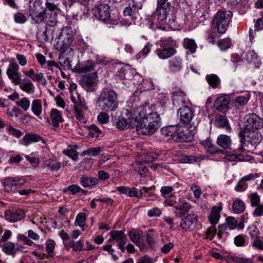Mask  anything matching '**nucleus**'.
I'll return each instance as SVG.
<instances>
[{"mask_svg":"<svg viewBox=\"0 0 263 263\" xmlns=\"http://www.w3.org/2000/svg\"><path fill=\"white\" fill-rule=\"evenodd\" d=\"M117 94L113 90L103 89L97 99L99 107L102 110L109 112L115 110L118 106Z\"/></svg>","mask_w":263,"mask_h":263,"instance_id":"f257e3e1","label":"nucleus"},{"mask_svg":"<svg viewBox=\"0 0 263 263\" xmlns=\"http://www.w3.org/2000/svg\"><path fill=\"white\" fill-rule=\"evenodd\" d=\"M73 35L67 33L66 36L63 39H59L54 45L55 48L61 51L59 58V63L63 66L68 68L71 66L70 61L68 58L65 57L63 54L67 50L69 52L73 51L70 45L73 42Z\"/></svg>","mask_w":263,"mask_h":263,"instance_id":"f03ea898","label":"nucleus"},{"mask_svg":"<svg viewBox=\"0 0 263 263\" xmlns=\"http://www.w3.org/2000/svg\"><path fill=\"white\" fill-rule=\"evenodd\" d=\"M94 15L99 20L108 24H118L119 20V13L116 10L112 15L110 7L105 4H101L93 9Z\"/></svg>","mask_w":263,"mask_h":263,"instance_id":"7ed1b4c3","label":"nucleus"},{"mask_svg":"<svg viewBox=\"0 0 263 263\" xmlns=\"http://www.w3.org/2000/svg\"><path fill=\"white\" fill-rule=\"evenodd\" d=\"M233 16L230 11H218L213 16L212 27L219 33H223L227 30Z\"/></svg>","mask_w":263,"mask_h":263,"instance_id":"20e7f679","label":"nucleus"},{"mask_svg":"<svg viewBox=\"0 0 263 263\" xmlns=\"http://www.w3.org/2000/svg\"><path fill=\"white\" fill-rule=\"evenodd\" d=\"M176 41L171 37L162 40L160 41L159 47L155 50V53L160 59H168L176 53Z\"/></svg>","mask_w":263,"mask_h":263,"instance_id":"39448f33","label":"nucleus"},{"mask_svg":"<svg viewBox=\"0 0 263 263\" xmlns=\"http://www.w3.org/2000/svg\"><path fill=\"white\" fill-rule=\"evenodd\" d=\"M194 113V111L186 105L179 107L177 110V115L180 123L184 126H189L191 128L195 129L196 125L192 122Z\"/></svg>","mask_w":263,"mask_h":263,"instance_id":"423d86ee","label":"nucleus"},{"mask_svg":"<svg viewBox=\"0 0 263 263\" xmlns=\"http://www.w3.org/2000/svg\"><path fill=\"white\" fill-rule=\"evenodd\" d=\"M70 99L74 103L73 106L77 119L83 122L84 120L83 109H87L85 101L81 98L80 95L77 91H74L71 92Z\"/></svg>","mask_w":263,"mask_h":263,"instance_id":"0eeeda50","label":"nucleus"},{"mask_svg":"<svg viewBox=\"0 0 263 263\" xmlns=\"http://www.w3.org/2000/svg\"><path fill=\"white\" fill-rule=\"evenodd\" d=\"M148 109L146 106H140L139 107L132 106L130 108H127L125 112V116L128 119H132L135 126L142 120L144 117Z\"/></svg>","mask_w":263,"mask_h":263,"instance_id":"6e6552de","label":"nucleus"},{"mask_svg":"<svg viewBox=\"0 0 263 263\" xmlns=\"http://www.w3.org/2000/svg\"><path fill=\"white\" fill-rule=\"evenodd\" d=\"M243 130H257L263 126V120L255 114H249L243 119Z\"/></svg>","mask_w":263,"mask_h":263,"instance_id":"1a4fd4ad","label":"nucleus"},{"mask_svg":"<svg viewBox=\"0 0 263 263\" xmlns=\"http://www.w3.org/2000/svg\"><path fill=\"white\" fill-rule=\"evenodd\" d=\"M170 7L158 6L153 16L152 25H156L158 27L166 23L167 16L170 12Z\"/></svg>","mask_w":263,"mask_h":263,"instance_id":"9d476101","label":"nucleus"},{"mask_svg":"<svg viewBox=\"0 0 263 263\" xmlns=\"http://www.w3.org/2000/svg\"><path fill=\"white\" fill-rule=\"evenodd\" d=\"M97 78V72H92L84 77L80 80V84L87 91H93L98 83Z\"/></svg>","mask_w":263,"mask_h":263,"instance_id":"9b49d317","label":"nucleus"},{"mask_svg":"<svg viewBox=\"0 0 263 263\" xmlns=\"http://www.w3.org/2000/svg\"><path fill=\"white\" fill-rule=\"evenodd\" d=\"M195 129L191 128L189 126H179L177 136H175V140L180 141H190L193 139L194 133V130Z\"/></svg>","mask_w":263,"mask_h":263,"instance_id":"f8f14e48","label":"nucleus"},{"mask_svg":"<svg viewBox=\"0 0 263 263\" xmlns=\"http://www.w3.org/2000/svg\"><path fill=\"white\" fill-rule=\"evenodd\" d=\"M197 222V215L194 214H190L181 219L180 226L185 231H192L195 229Z\"/></svg>","mask_w":263,"mask_h":263,"instance_id":"ddd939ff","label":"nucleus"},{"mask_svg":"<svg viewBox=\"0 0 263 263\" xmlns=\"http://www.w3.org/2000/svg\"><path fill=\"white\" fill-rule=\"evenodd\" d=\"M240 134L244 140L250 143L252 145H256L261 141V134L257 130H242Z\"/></svg>","mask_w":263,"mask_h":263,"instance_id":"4468645a","label":"nucleus"},{"mask_svg":"<svg viewBox=\"0 0 263 263\" xmlns=\"http://www.w3.org/2000/svg\"><path fill=\"white\" fill-rule=\"evenodd\" d=\"M111 238L109 239V242L112 240H116L118 241V248L122 250V252L125 251V245L126 243L127 238L123 231H111L109 232Z\"/></svg>","mask_w":263,"mask_h":263,"instance_id":"2eb2a0df","label":"nucleus"},{"mask_svg":"<svg viewBox=\"0 0 263 263\" xmlns=\"http://www.w3.org/2000/svg\"><path fill=\"white\" fill-rule=\"evenodd\" d=\"M25 182V181L20 177L8 178L4 180V189L7 192H14L18 185H23Z\"/></svg>","mask_w":263,"mask_h":263,"instance_id":"dca6fc26","label":"nucleus"},{"mask_svg":"<svg viewBox=\"0 0 263 263\" xmlns=\"http://www.w3.org/2000/svg\"><path fill=\"white\" fill-rule=\"evenodd\" d=\"M136 131L140 135H151L153 134L157 129L149 123H146L142 118L141 121L137 123L135 126Z\"/></svg>","mask_w":263,"mask_h":263,"instance_id":"f3484780","label":"nucleus"},{"mask_svg":"<svg viewBox=\"0 0 263 263\" xmlns=\"http://www.w3.org/2000/svg\"><path fill=\"white\" fill-rule=\"evenodd\" d=\"M230 97L228 95L221 96L214 102V107L219 111L226 112L228 110Z\"/></svg>","mask_w":263,"mask_h":263,"instance_id":"a211bd4d","label":"nucleus"},{"mask_svg":"<svg viewBox=\"0 0 263 263\" xmlns=\"http://www.w3.org/2000/svg\"><path fill=\"white\" fill-rule=\"evenodd\" d=\"M23 73L26 77L29 78L32 81L40 83L44 86L47 84V82L44 78L43 74L41 72L35 73L32 68L30 69L28 71H23Z\"/></svg>","mask_w":263,"mask_h":263,"instance_id":"6ab92c4d","label":"nucleus"},{"mask_svg":"<svg viewBox=\"0 0 263 263\" xmlns=\"http://www.w3.org/2000/svg\"><path fill=\"white\" fill-rule=\"evenodd\" d=\"M142 118L146 123H149L156 129L160 126L161 118L160 115L156 112L146 113L145 117Z\"/></svg>","mask_w":263,"mask_h":263,"instance_id":"aec40b11","label":"nucleus"},{"mask_svg":"<svg viewBox=\"0 0 263 263\" xmlns=\"http://www.w3.org/2000/svg\"><path fill=\"white\" fill-rule=\"evenodd\" d=\"M5 216L7 220L14 222L20 221L24 218L25 216V212L22 210L6 211Z\"/></svg>","mask_w":263,"mask_h":263,"instance_id":"412c9836","label":"nucleus"},{"mask_svg":"<svg viewBox=\"0 0 263 263\" xmlns=\"http://www.w3.org/2000/svg\"><path fill=\"white\" fill-rule=\"evenodd\" d=\"M258 177L257 174H250L247 176L243 177L237 183L235 187V190L237 192H243L247 187L248 184L246 183L247 181L253 180Z\"/></svg>","mask_w":263,"mask_h":263,"instance_id":"4be33fe9","label":"nucleus"},{"mask_svg":"<svg viewBox=\"0 0 263 263\" xmlns=\"http://www.w3.org/2000/svg\"><path fill=\"white\" fill-rule=\"evenodd\" d=\"M51 120L52 129L57 130L59 126V123L63 121L61 113L57 109H52L50 114Z\"/></svg>","mask_w":263,"mask_h":263,"instance_id":"5701e85b","label":"nucleus"},{"mask_svg":"<svg viewBox=\"0 0 263 263\" xmlns=\"http://www.w3.org/2000/svg\"><path fill=\"white\" fill-rule=\"evenodd\" d=\"M173 104L176 107L183 105L186 101V95L182 90H176L172 93Z\"/></svg>","mask_w":263,"mask_h":263,"instance_id":"b1692460","label":"nucleus"},{"mask_svg":"<svg viewBox=\"0 0 263 263\" xmlns=\"http://www.w3.org/2000/svg\"><path fill=\"white\" fill-rule=\"evenodd\" d=\"M155 244V241L154 237L151 234L147 233L144 236L138 247L141 250H143L152 248Z\"/></svg>","mask_w":263,"mask_h":263,"instance_id":"393cba45","label":"nucleus"},{"mask_svg":"<svg viewBox=\"0 0 263 263\" xmlns=\"http://www.w3.org/2000/svg\"><path fill=\"white\" fill-rule=\"evenodd\" d=\"M116 127L120 130H124L129 127L134 128L135 126L132 119H128L126 117V118L119 117L116 122Z\"/></svg>","mask_w":263,"mask_h":263,"instance_id":"a878e982","label":"nucleus"},{"mask_svg":"<svg viewBox=\"0 0 263 263\" xmlns=\"http://www.w3.org/2000/svg\"><path fill=\"white\" fill-rule=\"evenodd\" d=\"M17 85L22 90L27 93H32L35 91L34 84L31 80L27 79H22Z\"/></svg>","mask_w":263,"mask_h":263,"instance_id":"bb28decb","label":"nucleus"},{"mask_svg":"<svg viewBox=\"0 0 263 263\" xmlns=\"http://www.w3.org/2000/svg\"><path fill=\"white\" fill-rule=\"evenodd\" d=\"M96 64L92 61H86L79 64L77 67V71L79 73H86L92 71Z\"/></svg>","mask_w":263,"mask_h":263,"instance_id":"cd10ccee","label":"nucleus"},{"mask_svg":"<svg viewBox=\"0 0 263 263\" xmlns=\"http://www.w3.org/2000/svg\"><path fill=\"white\" fill-rule=\"evenodd\" d=\"M44 22L50 26H55L58 22L56 12L50 11H44Z\"/></svg>","mask_w":263,"mask_h":263,"instance_id":"c85d7f7f","label":"nucleus"},{"mask_svg":"<svg viewBox=\"0 0 263 263\" xmlns=\"http://www.w3.org/2000/svg\"><path fill=\"white\" fill-rule=\"evenodd\" d=\"M200 143L204 146L206 149L207 152L211 154L221 153L222 151L216 146L214 145L210 138H206L205 140H201L200 141Z\"/></svg>","mask_w":263,"mask_h":263,"instance_id":"c756f323","label":"nucleus"},{"mask_svg":"<svg viewBox=\"0 0 263 263\" xmlns=\"http://www.w3.org/2000/svg\"><path fill=\"white\" fill-rule=\"evenodd\" d=\"M179 126L178 124L167 126L161 129V133L165 136L172 137L175 140V136L177 134Z\"/></svg>","mask_w":263,"mask_h":263,"instance_id":"7c9ffc66","label":"nucleus"},{"mask_svg":"<svg viewBox=\"0 0 263 263\" xmlns=\"http://www.w3.org/2000/svg\"><path fill=\"white\" fill-rule=\"evenodd\" d=\"M222 209V207L221 205L213 207L211 213L209 216V221L212 224H216L218 223L220 218V213Z\"/></svg>","mask_w":263,"mask_h":263,"instance_id":"2f4dec72","label":"nucleus"},{"mask_svg":"<svg viewBox=\"0 0 263 263\" xmlns=\"http://www.w3.org/2000/svg\"><path fill=\"white\" fill-rule=\"evenodd\" d=\"M182 68V60L179 57H175L169 61V69L173 72L179 71Z\"/></svg>","mask_w":263,"mask_h":263,"instance_id":"473e14b6","label":"nucleus"},{"mask_svg":"<svg viewBox=\"0 0 263 263\" xmlns=\"http://www.w3.org/2000/svg\"><path fill=\"white\" fill-rule=\"evenodd\" d=\"M205 158V156L201 155H186L182 157L180 159V162L183 163H194L200 162Z\"/></svg>","mask_w":263,"mask_h":263,"instance_id":"72a5a7b5","label":"nucleus"},{"mask_svg":"<svg viewBox=\"0 0 263 263\" xmlns=\"http://www.w3.org/2000/svg\"><path fill=\"white\" fill-rule=\"evenodd\" d=\"M217 144L223 148H230L232 140L231 138L226 135H220L217 139Z\"/></svg>","mask_w":263,"mask_h":263,"instance_id":"f704fd0d","label":"nucleus"},{"mask_svg":"<svg viewBox=\"0 0 263 263\" xmlns=\"http://www.w3.org/2000/svg\"><path fill=\"white\" fill-rule=\"evenodd\" d=\"M205 79L209 85L213 88H219L221 81L219 78L215 74H207Z\"/></svg>","mask_w":263,"mask_h":263,"instance_id":"c9c22d12","label":"nucleus"},{"mask_svg":"<svg viewBox=\"0 0 263 263\" xmlns=\"http://www.w3.org/2000/svg\"><path fill=\"white\" fill-rule=\"evenodd\" d=\"M191 208L192 205L189 203L183 202L180 205L175 206V213L178 216H183L188 213Z\"/></svg>","mask_w":263,"mask_h":263,"instance_id":"e433bc0d","label":"nucleus"},{"mask_svg":"<svg viewBox=\"0 0 263 263\" xmlns=\"http://www.w3.org/2000/svg\"><path fill=\"white\" fill-rule=\"evenodd\" d=\"M224 159L229 162H234L236 161H247L251 159V157L249 155L245 156L242 154H230L224 156Z\"/></svg>","mask_w":263,"mask_h":263,"instance_id":"4c0bfd02","label":"nucleus"},{"mask_svg":"<svg viewBox=\"0 0 263 263\" xmlns=\"http://www.w3.org/2000/svg\"><path fill=\"white\" fill-rule=\"evenodd\" d=\"M62 166V163L54 160L48 159L44 161L43 167H49L51 171H58Z\"/></svg>","mask_w":263,"mask_h":263,"instance_id":"58836bf2","label":"nucleus"},{"mask_svg":"<svg viewBox=\"0 0 263 263\" xmlns=\"http://www.w3.org/2000/svg\"><path fill=\"white\" fill-rule=\"evenodd\" d=\"M98 183V179L96 177H88L83 175L81 177L80 183L84 187L95 185Z\"/></svg>","mask_w":263,"mask_h":263,"instance_id":"ea45409f","label":"nucleus"},{"mask_svg":"<svg viewBox=\"0 0 263 263\" xmlns=\"http://www.w3.org/2000/svg\"><path fill=\"white\" fill-rule=\"evenodd\" d=\"M2 248L3 251L8 255H14L17 251L20 250L18 247H15L14 244L10 241L5 242Z\"/></svg>","mask_w":263,"mask_h":263,"instance_id":"a19ab883","label":"nucleus"},{"mask_svg":"<svg viewBox=\"0 0 263 263\" xmlns=\"http://www.w3.org/2000/svg\"><path fill=\"white\" fill-rule=\"evenodd\" d=\"M245 204L242 200L238 199H236L234 200L232 209L234 213L240 214L242 213L245 211Z\"/></svg>","mask_w":263,"mask_h":263,"instance_id":"79ce46f5","label":"nucleus"},{"mask_svg":"<svg viewBox=\"0 0 263 263\" xmlns=\"http://www.w3.org/2000/svg\"><path fill=\"white\" fill-rule=\"evenodd\" d=\"M31 110L33 114L37 116H40L42 111V105L41 100L35 99L32 101L31 104Z\"/></svg>","mask_w":263,"mask_h":263,"instance_id":"37998d69","label":"nucleus"},{"mask_svg":"<svg viewBox=\"0 0 263 263\" xmlns=\"http://www.w3.org/2000/svg\"><path fill=\"white\" fill-rule=\"evenodd\" d=\"M184 47L189 49L191 53H194L196 51L197 45L195 41L189 38H185L183 41Z\"/></svg>","mask_w":263,"mask_h":263,"instance_id":"c03bdc74","label":"nucleus"},{"mask_svg":"<svg viewBox=\"0 0 263 263\" xmlns=\"http://www.w3.org/2000/svg\"><path fill=\"white\" fill-rule=\"evenodd\" d=\"M250 99V96L248 94L246 96H237L234 100L235 106L238 107L245 105Z\"/></svg>","mask_w":263,"mask_h":263,"instance_id":"a18cd8bd","label":"nucleus"},{"mask_svg":"<svg viewBox=\"0 0 263 263\" xmlns=\"http://www.w3.org/2000/svg\"><path fill=\"white\" fill-rule=\"evenodd\" d=\"M41 139V137L36 134H28L26 135L23 138V140L25 142L26 145L32 142H38Z\"/></svg>","mask_w":263,"mask_h":263,"instance_id":"49530a36","label":"nucleus"},{"mask_svg":"<svg viewBox=\"0 0 263 263\" xmlns=\"http://www.w3.org/2000/svg\"><path fill=\"white\" fill-rule=\"evenodd\" d=\"M63 154L74 160L78 158V153L76 146H69L68 148L63 151Z\"/></svg>","mask_w":263,"mask_h":263,"instance_id":"de8ad7c7","label":"nucleus"},{"mask_svg":"<svg viewBox=\"0 0 263 263\" xmlns=\"http://www.w3.org/2000/svg\"><path fill=\"white\" fill-rule=\"evenodd\" d=\"M86 219V217L85 214L84 213H80L77 216L75 224L79 226L80 228H83V230H84Z\"/></svg>","mask_w":263,"mask_h":263,"instance_id":"09e8293b","label":"nucleus"},{"mask_svg":"<svg viewBox=\"0 0 263 263\" xmlns=\"http://www.w3.org/2000/svg\"><path fill=\"white\" fill-rule=\"evenodd\" d=\"M16 104L24 111H27L30 106V102L27 98L24 97L16 102Z\"/></svg>","mask_w":263,"mask_h":263,"instance_id":"8fccbe9b","label":"nucleus"},{"mask_svg":"<svg viewBox=\"0 0 263 263\" xmlns=\"http://www.w3.org/2000/svg\"><path fill=\"white\" fill-rule=\"evenodd\" d=\"M173 187L168 186H162L160 190L162 196L165 198H170L173 197Z\"/></svg>","mask_w":263,"mask_h":263,"instance_id":"3c124183","label":"nucleus"},{"mask_svg":"<svg viewBox=\"0 0 263 263\" xmlns=\"http://www.w3.org/2000/svg\"><path fill=\"white\" fill-rule=\"evenodd\" d=\"M129 237L131 241L138 246L140 243V235L139 232L135 230H132L129 233Z\"/></svg>","mask_w":263,"mask_h":263,"instance_id":"603ef678","label":"nucleus"},{"mask_svg":"<svg viewBox=\"0 0 263 263\" xmlns=\"http://www.w3.org/2000/svg\"><path fill=\"white\" fill-rule=\"evenodd\" d=\"M19 66L14 59L10 60V64L7 69L6 73L18 72Z\"/></svg>","mask_w":263,"mask_h":263,"instance_id":"864d4df0","label":"nucleus"},{"mask_svg":"<svg viewBox=\"0 0 263 263\" xmlns=\"http://www.w3.org/2000/svg\"><path fill=\"white\" fill-rule=\"evenodd\" d=\"M228 259V261H232L235 263H252L250 259L236 256H229Z\"/></svg>","mask_w":263,"mask_h":263,"instance_id":"5fc2aeb1","label":"nucleus"},{"mask_svg":"<svg viewBox=\"0 0 263 263\" xmlns=\"http://www.w3.org/2000/svg\"><path fill=\"white\" fill-rule=\"evenodd\" d=\"M231 41L229 38L223 39L220 40L218 45L221 50H226L231 46Z\"/></svg>","mask_w":263,"mask_h":263,"instance_id":"6e6d98bb","label":"nucleus"},{"mask_svg":"<svg viewBox=\"0 0 263 263\" xmlns=\"http://www.w3.org/2000/svg\"><path fill=\"white\" fill-rule=\"evenodd\" d=\"M248 232L252 239L259 237V232L255 225H251L248 228Z\"/></svg>","mask_w":263,"mask_h":263,"instance_id":"4d7b16f0","label":"nucleus"},{"mask_svg":"<svg viewBox=\"0 0 263 263\" xmlns=\"http://www.w3.org/2000/svg\"><path fill=\"white\" fill-rule=\"evenodd\" d=\"M7 75L11 80L12 83L15 85H17L22 80L21 78L19 76L18 71L7 73Z\"/></svg>","mask_w":263,"mask_h":263,"instance_id":"13d9d810","label":"nucleus"},{"mask_svg":"<svg viewBox=\"0 0 263 263\" xmlns=\"http://www.w3.org/2000/svg\"><path fill=\"white\" fill-rule=\"evenodd\" d=\"M43 10L39 3H36L33 5L32 6H30L28 11L29 15L32 17L33 14H37L39 12L42 11Z\"/></svg>","mask_w":263,"mask_h":263,"instance_id":"bf43d9fd","label":"nucleus"},{"mask_svg":"<svg viewBox=\"0 0 263 263\" xmlns=\"http://www.w3.org/2000/svg\"><path fill=\"white\" fill-rule=\"evenodd\" d=\"M97 120L101 124H106L109 122V117L106 111H104L98 115Z\"/></svg>","mask_w":263,"mask_h":263,"instance_id":"052dcab7","label":"nucleus"},{"mask_svg":"<svg viewBox=\"0 0 263 263\" xmlns=\"http://www.w3.org/2000/svg\"><path fill=\"white\" fill-rule=\"evenodd\" d=\"M101 133V130L95 125H91L88 128L89 135L91 137L98 138Z\"/></svg>","mask_w":263,"mask_h":263,"instance_id":"680f3d73","label":"nucleus"},{"mask_svg":"<svg viewBox=\"0 0 263 263\" xmlns=\"http://www.w3.org/2000/svg\"><path fill=\"white\" fill-rule=\"evenodd\" d=\"M21 112V110L17 107H14L11 110L8 109L6 111L7 115L12 118H17Z\"/></svg>","mask_w":263,"mask_h":263,"instance_id":"e2e57ef3","label":"nucleus"},{"mask_svg":"<svg viewBox=\"0 0 263 263\" xmlns=\"http://www.w3.org/2000/svg\"><path fill=\"white\" fill-rule=\"evenodd\" d=\"M101 150L100 147H92L84 151V154L89 156H96L99 155Z\"/></svg>","mask_w":263,"mask_h":263,"instance_id":"0e129e2a","label":"nucleus"},{"mask_svg":"<svg viewBox=\"0 0 263 263\" xmlns=\"http://www.w3.org/2000/svg\"><path fill=\"white\" fill-rule=\"evenodd\" d=\"M226 224L231 230H234L236 228L237 222L236 220L232 217H229L226 219Z\"/></svg>","mask_w":263,"mask_h":263,"instance_id":"69168bd1","label":"nucleus"},{"mask_svg":"<svg viewBox=\"0 0 263 263\" xmlns=\"http://www.w3.org/2000/svg\"><path fill=\"white\" fill-rule=\"evenodd\" d=\"M44 10H42L41 12H39V13L36 14H33V17H31V19L34 21L35 23H40L42 22H44Z\"/></svg>","mask_w":263,"mask_h":263,"instance_id":"338daca9","label":"nucleus"},{"mask_svg":"<svg viewBox=\"0 0 263 263\" xmlns=\"http://www.w3.org/2000/svg\"><path fill=\"white\" fill-rule=\"evenodd\" d=\"M84 243L83 240H79L76 242H72L70 247L73 248L74 251H82L83 250Z\"/></svg>","mask_w":263,"mask_h":263,"instance_id":"774afa93","label":"nucleus"}]
</instances>
